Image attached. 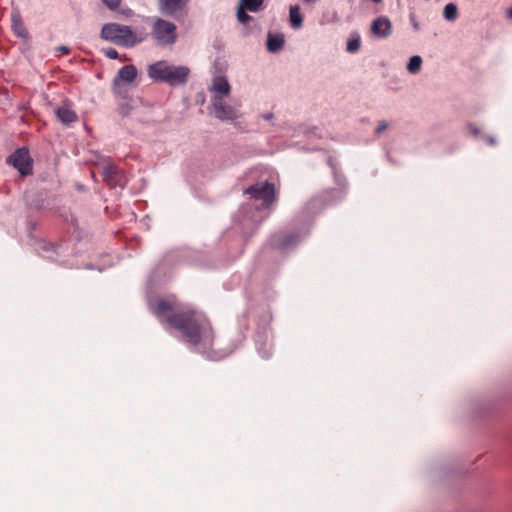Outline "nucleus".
I'll use <instances>...</instances> for the list:
<instances>
[{"mask_svg":"<svg viewBox=\"0 0 512 512\" xmlns=\"http://www.w3.org/2000/svg\"><path fill=\"white\" fill-rule=\"evenodd\" d=\"M284 46V36L282 34L269 33L267 37V49L269 52L275 53L280 51Z\"/></svg>","mask_w":512,"mask_h":512,"instance_id":"ddd939ff","label":"nucleus"},{"mask_svg":"<svg viewBox=\"0 0 512 512\" xmlns=\"http://www.w3.org/2000/svg\"><path fill=\"white\" fill-rule=\"evenodd\" d=\"M149 308L160 321L179 330L188 343L205 348L212 346L213 329L204 314L182 307L174 297L155 299L150 302Z\"/></svg>","mask_w":512,"mask_h":512,"instance_id":"f257e3e1","label":"nucleus"},{"mask_svg":"<svg viewBox=\"0 0 512 512\" xmlns=\"http://www.w3.org/2000/svg\"><path fill=\"white\" fill-rule=\"evenodd\" d=\"M12 30L18 37L23 39L28 37V32L24 26L21 16L18 13L12 14Z\"/></svg>","mask_w":512,"mask_h":512,"instance_id":"4468645a","label":"nucleus"},{"mask_svg":"<svg viewBox=\"0 0 512 512\" xmlns=\"http://www.w3.org/2000/svg\"><path fill=\"white\" fill-rule=\"evenodd\" d=\"M387 128V124L382 122L378 125L377 129H376V133L379 134L381 133L382 131H384L385 129Z\"/></svg>","mask_w":512,"mask_h":512,"instance_id":"b1692460","label":"nucleus"},{"mask_svg":"<svg viewBox=\"0 0 512 512\" xmlns=\"http://www.w3.org/2000/svg\"><path fill=\"white\" fill-rule=\"evenodd\" d=\"M264 0H240L239 4L250 12H257L261 9Z\"/></svg>","mask_w":512,"mask_h":512,"instance_id":"f3484780","label":"nucleus"},{"mask_svg":"<svg viewBox=\"0 0 512 512\" xmlns=\"http://www.w3.org/2000/svg\"><path fill=\"white\" fill-rule=\"evenodd\" d=\"M448 13H449V10H448V4L445 5V7L443 8V16L448 19Z\"/></svg>","mask_w":512,"mask_h":512,"instance_id":"bb28decb","label":"nucleus"},{"mask_svg":"<svg viewBox=\"0 0 512 512\" xmlns=\"http://www.w3.org/2000/svg\"><path fill=\"white\" fill-rule=\"evenodd\" d=\"M137 77V69L133 65L123 66L113 82V91L116 95H122V82L132 83Z\"/></svg>","mask_w":512,"mask_h":512,"instance_id":"0eeeda50","label":"nucleus"},{"mask_svg":"<svg viewBox=\"0 0 512 512\" xmlns=\"http://www.w3.org/2000/svg\"><path fill=\"white\" fill-rule=\"evenodd\" d=\"M101 38L123 47H133L143 37H137L129 26L107 23L101 29Z\"/></svg>","mask_w":512,"mask_h":512,"instance_id":"7ed1b4c3","label":"nucleus"},{"mask_svg":"<svg viewBox=\"0 0 512 512\" xmlns=\"http://www.w3.org/2000/svg\"><path fill=\"white\" fill-rule=\"evenodd\" d=\"M422 65V58L418 55L412 56L407 64V70L416 74L420 71Z\"/></svg>","mask_w":512,"mask_h":512,"instance_id":"a211bd4d","label":"nucleus"},{"mask_svg":"<svg viewBox=\"0 0 512 512\" xmlns=\"http://www.w3.org/2000/svg\"><path fill=\"white\" fill-rule=\"evenodd\" d=\"M7 161L23 176L32 173V159L30 158L29 151L25 148L17 149L9 156Z\"/></svg>","mask_w":512,"mask_h":512,"instance_id":"423d86ee","label":"nucleus"},{"mask_svg":"<svg viewBox=\"0 0 512 512\" xmlns=\"http://www.w3.org/2000/svg\"><path fill=\"white\" fill-rule=\"evenodd\" d=\"M177 28L172 22L157 18L152 27V35L162 45L174 44L177 39Z\"/></svg>","mask_w":512,"mask_h":512,"instance_id":"20e7f679","label":"nucleus"},{"mask_svg":"<svg viewBox=\"0 0 512 512\" xmlns=\"http://www.w3.org/2000/svg\"><path fill=\"white\" fill-rule=\"evenodd\" d=\"M392 25L388 18L379 17L375 19L371 26L373 35L378 38H386L391 34Z\"/></svg>","mask_w":512,"mask_h":512,"instance_id":"9b49d317","label":"nucleus"},{"mask_svg":"<svg viewBox=\"0 0 512 512\" xmlns=\"http://www.w3.org/2000/svg\"><path fill=\"white\" fill-rule=\"evenodd\" d=\"M457 17V6L450 2V21Z\"/></svg>","mask_w":512,"mask_h":512,"instance_id":"5701e85b","label":"nucleus"},{"mask_svg":"<svg viewBox=\"0 0 512 512\" xmlns=\"http://www.w3.org/2000/svg\"><path fill=\"white\" fill-rule=\"evenodd\" d=\"M122 0H102V2L111 10L117 9Z\"/></svg>","mask_w":512,"mask_h":512,"instance_id":"412c9836","label":"nucleus"},{"mask_svg":"<svg viewBox=\"0 0 512 512\" xmlns=\"http://www.w3.org/2000/svg\"><path fill=\"white\" fill-rule=\"evenodd\" d=\"M189 69L185 66L169 65L166 61H158L148 67V75L157 82L179 85L187 81Z\"/></svg>","mask_w":512,"mask_h":512,"instance_id":"f03ea898","label":"nucleus"},{"mask_svg":"<svg viewBox=\"0 0 512 512\" xmlns=\"http://www.w3.org/2000/svg\"><path fill=\"white\" fill-rule=\"evenodd\" d=\"M55 114L57 119L65 125L76 122L78 119L76 112L66 103L58 107Z\"/></svg>","mask_w":512,"mask_h":512,"instance_id":"f8f14e48","label":"nucleus"},{"mask_svg":"<svg viewBox=\"0 0 512 512\" xmlns=\"http://www.w3.org/2000/svg\"><path fill=\"white\" fill-rule=\"evenodd\" d=\"M372 1H373V2H375V3H379V2H381L382 0H372Z\"/></svg>","mask_w":512,"mask_h":512,"instance_id":"c85d7f7f","label":"nucleus"},{"mask_svg":"<svg viewBox=\"0 0 512 512\" xmlns=\"http://www.w3.org/2000/svg\"><path fill=\"white\" fill-rule=\"evenodd\" d=\"M104 54L109 59H117L118 58V52L114 48H108L104 50Z\"/></svg>","mask_w":512,"mask_h":512,"instance_id":"4be33fe9","label":"nucleus"},{"mask_svg":"<svg viewBox=\"0 0 512 512\" xmlns=\"http://www.w3.org/2000/svg\"><path fill=\"white\" fill-rule=\"evenodd\" d=\"M246 11L247 10L243 6H241L240 4L238 5L237 19L242 24H246L248 21L251 20V17L246 13Z\"/></svg>","mask_w":512,"mask_h":512,"instance_id":"aec40b11","label":"nucleus"},{"mask_svg":"<svg viewBox=\"0 0 512 512\" xmlns=\"http://www.w3.org/2000/svg\"><path fill=\"white\" fill-rule=\"evenodd\" d=\"M58 51H60L64 55H68L70 53V49L67 46H60L58 48Z\"/></svg>","mask_w":512,"mask_h":512,"instance_id":"393cba45","label":"nucleus"},{"mask_svg":"<svg viewBox=\"0 0 512 512\" xmlns=\"http://www.w3.org/2000/svg\"><path fill=\"white\" fill-rule=\"evenodd\" d=\"M488 141H489V143H490V144H494V140H493V138H489V140H488Z\"/></svg>","mask_w":512,"mask_h":512,"instance_id":"cd10ccee","label":"nucleus"},{"mask_svg":"<svg viewBox=\"0 0 512 512\" xmlns=\"http://www.w3.org/2000/svg\"><path fill=\"white\" fill-rule=\"evenodd\" d=\"M210 91L213 93L212 100H223L230 94V85L225 77L217 76L212 81Z\"/></svg>","mask_w":512,"mask_h":512,"instance_id":"1a4fd4ad","label":"nucleus"},{"mask_svg":"<svg viewBox=\"0 0 512 512\" xmlns=\"http://www.w3.org/2000/svg\"><path fill=\"white\" fill-rule=\"evenodd\" d=\"M360 48V38L359 36L352 37L347 42V51L350 53H355Z\"/></svg>","mask_w":512,"mask_h":512,"instance_id":"6ab92c4d","label":"nucleus"},{"mask_svg":"<svg viewBox=\"0 0 512 512\" xmlns=\"http://www.w3.org/2000/svg\"><path fill=\"white\" fill-rule=\"evenodd\" d=\"M470 131L473 135L477 136L479 134V129L476 128L475 126H470Z\"/></svg>","mask_w":512,"mask_h":512,"instance_id":"a878e982","label":"nucleus"},{"mask_svg":"<svg viewBox=\"0 0 512 512\" xmlns=\"http://www.w3.org/2000/svg\"><path fill=\"white\" fill-rule=\"evenodd\" d=\"M245 193L255 200L262 201L260 208H268L275 200L274 185L268 182L252 185Z\"/></svg>","mask_w":512,"mask_h":512,"instance_id":"39448f33","label":"nucleus"},{"mask_svg":"<svg viewBox=\"0 0 512 512\" xmlns=\"http://www.w3.org/2000/svg\"><path fill=\"white\" fill-rule=\"evenodd\" d=\"M289 20L291 27L294 29H299L302 26L303 16L298 5L290 6Z\"/></svg>","mask_w":512,"mask_h":512,"instance_id":"2eb2a0df","label":"nucleus"},{"mask_svg":"<svg viewBox=\"0 0 512 512\" xmlns=\"http://www.w3.org/2000/svg\"><path fill=\"white\" fill-rule=\"evenodd\" d=\"M189 0H159V9L162 13L176 16L182 13Z\"/></svg>","mask_w":512,"mask_h":512,"instance_id":"6e6552de","label":"nucleus"},{"mask_svg":"<svg viewBox=\"0 0 512 512\" xmlns=\"http://www.w3.org/2000/svg\"><path fill=\"white\" fill-rule=\"evenodd\" d=\"M118 174L117 168L112 164H107L103 167L102 176L105 182H107L110 186H115L116 176Z\"/></svg>","mask_w":512,"mask_h":512,"instance_id":"dca6fc26","label":"nucleus"},{"mask_svg":"<svg viewBox=\"0 0 512 512\" xmlns=\"http://www.w3.org/2000/svg\"><path fill=\"white\" fill-rule=\"evenodd\" d=\"M215 116L220 120H234L238 118V113L230 105H224L223 100H212Z\"/></svg>","mask_w":512,"mask_h":512,"instance_id":"9d476101","label":"nucleus"}]
</instances>
